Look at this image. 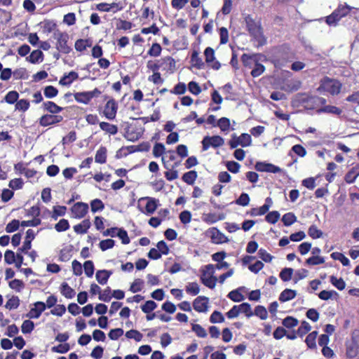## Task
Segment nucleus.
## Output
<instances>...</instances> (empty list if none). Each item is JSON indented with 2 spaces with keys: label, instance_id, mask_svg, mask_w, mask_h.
I'll return each mask as SVG.
<instances>
[{
  "label": "nucleus",
  "instance_id": "nucleus-1",
  "mask_svg": "<svg viewBox=\"0 0 359 359\" xmlns=\"http://www.w3.org/2000/svg\"><path fill=\"white\" fill-rule=\"evenodd\" d=\"M326 102L327 100L324 97L308 93H297L292 100L294 106H302L308 110L318 109L320 105H324Z\"/></svg>",
  "mask_w": 359,
  "mask_h": 359
},
{
  "label": "nucleus",
  "instance_id": "nucleus-2",
  "mask_svg": "<svg viewBox=\"0 0 359 359\" xmlns=\"http://www.w3.org/2000/svg\"><path fill=\"white\" fill-rule=\"evenodd\" d=\"M247 29L253 39L257 41L258 46H263L266 40L264 36L260 21H255L250 15L245 18Z\"/></svg>",
  "mask_w": 359,
  "mask_h": 359
},
{
  "label": "nucleus",
  "instance_id": "nucleus-3",
  "mask_svg": "<svg viewBox=\"0 0 359 359\" xmlns=\"http://www.w3.org/2000/svg\"><path fill=\"white\" fill-rule=\"evenodd\" d=\"M341 88V83L339 81L325 77L321 80L318 90L320 93L327 92L332 95H335L340 93Z\"/></svg>",
  "mask_w": 359,
  "mask_h": 359
},
{
  "label": "nucleus",
  "instance_id": "nucleus-4",
  "mask_svg": "<svg viewBox=\"0 0 359 359\" xmlns=\"http://www.w3.org/2000/svg\"><path fill=\"white\" fill-rule=\"evenodd\" d=\"M351 11L348 6H339L330 15L326 17L325 22L330 26H336L338 22L346 16Z\"/></svg>",
  "mask_w": 359,
  "mask_h": 359
},
{
  "label": "nucleus",
  "instance_id": "nucleus-5",
  "mask_svg": "<svg viewBox=\"0 0 359 359\" xmlns=\"http://www.w3.org/2000/svg\"><path fill=\"white\" fill-rule=\"evenodd\" d=\"M241 60L245 67H251V62H255V66L251 71V75L253 77L259 76L265 70L264 66L257 61L255 55H249L248 54H243L241 56Z\"/></svg>",
  "mask_w": 359,
  "mask_h": 359
},
{
  "label": "nucleus",
  "instance_id": "nucleus-6",
  "mask_svg": "<svg viewBox=\"0 0 359 359\" xmlns=\"http://www.w3.org/2000/svg\"><path fill=\"white\" fill-rule=\"evenodd\" d=\"M53 37L57 40L56 47L59 51L65 54L70 52L71 48L67 45L69 36L67 33L56 30L53 32Z\"/></svg>",
  "mask_w": 359,
  "mask_h": 359
},
{
  "label": "nucleus",
  "instance_id": "nucleus-7",
  "mask_svg": "<svg viewBox=\"0 0 359 359\" xmlns=\"http://www.w3.org/2000/svg\"><path fill=\"white\" fill-rule=\"evenodd\" d=\"M224 143V139L219 135L205 136L202 140L203 150H208L210 146L217 148L222 146Z\"/></svg>",
  "mask_w": 359,
  "mask_h": 359
},
{
  "label": "nucleus",
  "instance_id": "nucleus-8",
  "mask_svg": "<svg viewBox=\"0 0 359 359\" xmlns=\"http://www.w3.org/2000/svg\"><path fill=\"white\" fill-rule=\"evenodd\" d=\"M100 93L97 88H95L92 91L76 93L74 94V98L78 102L88 104L94 97L98 96Z\"/></svg>",
  "mask_w": 359,
  "mask_h": 359
},
{
  "label": "nucleus",
  "instance_id": "nucleus-9",
  "mask_svg": "<svg viewBox=\"0 0 359 359\" xmlns=\"http://www.w3.org/2000/svg\"><path fill=\"white\" fill-rule=\"evenodd\" d=\"M63 117L60 115L55 114H45L39 119V124L41 126L46 127L50 125L56 124L61 122Z\"/></svg>",
  "mask_w": 359,
  "mask_h": 359
},
{
  "label": "nucleus",
  "instance_id": "nucleus-10",
  "mask_svg": "<svg viewBox=\"0 0 359 359\" xmlns=\"http://www.w3.org/2000/svg\"><path fill=\"white\" fill-rule=\"evenodd\" d=\"M88 205L85 203L78 202L72 208V212L75 218H83L88 211Z\"/></svg>",
  "mask_w": 359,
  "mask_h": 359
},
{
  "label": "nucleus",
  "instance_id": "nucleus-11",
  "mask_svg": "<svg viewBox=\"0 0 359 359\" xmlns=\"http://www.w3.org/2000/svg\"><path fill=\"white\" fill-rule=\"evenodd\" d=\"M118 105L114 99L109 100L105 104L104 114L107 118L112 120L116 117Z\"/></svg>",
  "mask_w": 359,
  "mask_h": 359
},
{
  "label": "nucleus",
  "instance_id": "nucleus-12",
  "mask_svg": "<svg viewBox=\"0 0 359 359\" xmlns=\"http://www.w3.org/2000/svg\"><path fill=\"white\" fill-rule=\"evenodd\" d=\"M209 233L210 234L211 240L214 243L221 244L229 242L228 238L215 227L211 228L209 230Z\"/></svg>",
  "mask_w": 359,
  "mask_h": 359
},
{
  "label": "nucleus",
  "instance_id": "nucleus-13",
  "mask_svg": "<svg viewBox=\"0 0 359 359\" xmlns=\"http://www.w3.org/2000/svg\"><path fill=\"white\" fill-rule=\"evenodd\" d=\"M255 168L259 172H267L271 173H278L281 172V168L271 163L258 162L255 165Z\"/></svg>",
  "mask_w": 359,
  "mask_h": 359
},
{
  "label": "nucleus",
  "instance_id": "nucleus-14",
  "mask_svg": "<svg viewBox=\"0 0 359 359\" xmlns=\"http://www.w3.org/2000/svg\"><path fill=\"white\" fill-rule=\"evenodd\" d=\"M208 298L199 296L196 298L193 302L194 309L200 313L206 312L208 311Z\"/></svg>",
  "mask_w": 359,
  "mask_h": 359
},
{
  "label": "nucleus",
  "instance_id": "nucleus-15",
  "mask_svg": "<svg viewBox=\"0 0 359 359\" xmlns=\"http://www.w3.org/2000/svg\"><path fill=\"white\" fill-rule=\"evenodd\" d=\"M46 309V304L43 302H36L34 303V307L31 309L29 313L27 314V317L29 318H39Z\"/></svg>",
  "mask_w": 359,
  "mask_h": 359
},
{
  "label": "nucleus",
  "instance_id": "nucleus-16",
  "mask_svg": "<svg viewBox=\"0 0 359 359\" xmlns=\"http://www.w3.org/2000/svg\"><path fill=\"white\" fill-rule=\"evenodd\" d=\"M204 55L205 57V62L207 63H212L211 67L212 69L215 70H218L221 65L218 61H214L215 60V51L214 50L208 47L205 48L204 51Z\"/></svg>",
  "mask_w": 359,
  "mask_h": 359
},
{
  "label": "nucleus",
  "instance_id": "nucleus-17",
  "mask_svg": "<svg viewBox=\"0 0 359 359\" xmlns=\"http://www.w3.org/2000/svg\"><path fill=\"white\" fill-rule=\"evenodd\" d=\"M141 200H147V203L145 206V209H146V214L149 215L153 214L156 211V210L157 209V208L159 205L158 204L159 201L154 198L145 197V198H142Z\"/></svg>",
  "mask_w": 359,
  "mask_h": 359
},
{
  "label": "nucleus",
  "instance_id": "nucleus-18",
  "mask_svg": "<svg viewBox=\"0 0 359 359\" xmlns=\"http://www.w3.org/2000/svg\"><path fill=\"white\" fill-rule=\"evenodd\" d=\"M322 107L320 108H318L316 110V112L318 114H334V115H340L342 113V110L337 107L335 106L332 105H326L325 104L324 105H321Z\"/></svg>",
  "mask_w": 359,
  "mask_h": 359
},
{
  "label": "nucleus",
  "instance_id": "nucleus-19",
  "mask_svg": "<svg viewBox=\"0 0 359 359\" xmlns=\"http://www.w3.org/2000/svg\"><path fill=\"white\" fill-rule=\"evenodd\" d=\"M112 274L111 271L108 270H98L95 274L97 281L101 285H105L111 275Z\"/></svg>",
  "mask_w": 359,
  "mask_h": 359
},
{
  "label": "nucleus",
  "instance_id": "nucleus-20",
  "mask_svg": "<svg viewBox=\"0 0 359 359\" xmlns=\"http://www.w3.org/2000/svg\"><path fill=\"white\" fill-rule=\"evenodd\" d=\"M79 77L77 72L72 71L68 74H65L60 80L59 83L62 86H69Z\"/></svg>",
  "mask_w": 359,
  "mask_h": 359
},
{
  "label": "nucleus",
  "instance_id": "nucleus-21",
  "mask_svg": "<svg viewBox=\"0 0 359 359\" xmlns=\"http://www.w3.org/2000/svg\"><path fill=\"white\" fill-rule=\"evenodd\" d=\"M91 223L89 219H84L80 224L74 226V231L78 234H84L90 227Z\"/></svg>",
  "mask_w": 359,
  "mask_h": 359
},
{
  "label": "nucleus",
  "instance_id": "nucleus-22",
  "mask_svg": "<svg viewBox=\"0 0 359 359\" xmlns=\"http://www.w3.org/2000/svg\"><path fill=\"white\" fill-rule=\"evenodd\" d=\"M359 165L352 168L345 175L344 180L348 184H352L355 182L359 175Z\"/></svg>",
  "mask_w": 359,
  "mask_h": 359
},
{
  "label": "nucleus",
  "instance_id": "nucleus-23",
  "mask_svg": "<svg viewBox=\"0 0 359 359\" xmlns=\"http://www.w3.org/2000/svg\"><path fill=\"white\" fill-rule=\"evenodd\" d=\"M43 60V53L40 50H33L30 55L27 57V60L32 64H36L42 62Z\"/></svg>",
  "mask_w": 359,
  "mask_h": 359
},
{
  "label": "nucleus",
  "instance_id": "nucleus-24",
  "mask_svg": "<svg viewBox=\"0 0 359 359\" xmlns=\"http://www.w3.org/2000/svg\"><path fill=\"white\" fill-rule=\"evenodd\" d=\"M60 292L67 299H72L76 294L75 291L65 282L61 284Z\"/></svg>",
  "mask_w": 359,
  "mask_h": 359
},
{
  "label": "nucleus",
  "instance_id": "nucleus-25",
  "mask_svg": "<svg viewBox=\"0 0 359 359\" xmlns=\"http://www.w3.org/2000/svg\"><path fill=\"white\" fill-rule=\"evenodd\" d=\"M297 295V292L291 289L284 290L279 296V300L281 302H285L294 299Z\"/></svg>",
  "mask_w": 359,
  "mask_h": 359
},
{
  "label": "nucleus",
  "instance_id": "nucleus-26",
  "mask_svg": "<svg viewBox=\"0 0 359 359\" xmlns=\"http://www.w3.org/2000/svg\"><path fill=\"white\" fill-rule=\"evenodd\" d=\"M43 106L46 111L53 114H56L62 111V108L61 107H59L51 101L43 102Z\"/></svg>",
  "mask_w": 359,
  "mask_h": 359
},
{
  "label": "nucleus",
  "instance_id": "nucleus-27",
  "mask_svg": "<svg viewBox=\"0 0 359 359\" xmlns=\"http://www.w3.org/2000/svg\"><path fill=\"white\" fill-rule=\"evenodd\" d=\"M202 283L208 287L213 289L216 285L217 278L213 275H210L209 277L202 275L201 277Z\"/></svg>",
  "mask_w": 359,
  "mask_h": 359
},
{
  "label": "nucleus",
  "instance_id": "nucleus-28",
  "mask_svg": "<svg viewBox=\"0 0 359 359\" xmlns=\"http://www.w3.org/2000/svg\"><path fill=\"white\" fill-rule=\"evenodd\" d=\"M100 127L102 130L110 135H115L118 132V128L116 126L107 122L100 123Z\"/></svg>",
  "mask_w": 359,
  "mask_h": 359
},
{
  "label": "nucleus",
  "instance_id": "nucleus-29",
  "mask_svg": "<svg viewBox=\"0 0 359 359\" xmlns=\"http://www.w3.org/2000/svg\"><path fill=\"white\" fill-rule=\"evenodd\" d=\"M198 177L197 172L195 170H191L185 172L182 176V180L189 185L194 184Z\"/></svg>",
  "mask_w": 359,
  "mask_h": 359
},
{
  "label": "nucleus",
  "instance_id": "nucleus-30",
  "mask_svg": "<svg viewBox=\"0 0 359 359\" xmlns=\"http://www.w3.org/2000/svg\"><path fill=\"white\" fill-rule=\"evenodd\" d=\"M107 159V149L101 147L96 152L95 161L98 163H104Z\"/></svg>",
  "mask_w": 359,
  "mask_h": 359
},
{
  "label": "nucleus",
  "instance_id": "nucleus-31",
  "mask_svg": "<svg viewBox=\"0 0 359 359\" xmlns=\"http://www.w3.org/2000/svg\"><path fill=\"white\" fill-rule=\"evenodd\" d=\"M191 62L194 67L198 69H203L204 67V62L202 59L199 57L197 51H194L191 54Z\"/></svg>",
  "mask_w": 359,
  "mask_h": 359
},
{
  "label": "nucleus",
  "instance_id": "nucleus-32",
  "mask_svg": "<svg viewBox=\"0 0 359 359\" xmlns=\"http://www.w3.org/2000/svg\"><path fill=\"white\" fill-rule=\"evenodd\" d=\"M318 336V332L313 331L309 334L307 337H306L305 342L309 348H316V337Z\"/></svg>",
  "mask_w": 359,
  "mask_h": 359
},
{
  "label": "nucleus",
  "instance_id": "nucleus-33",
  "mask_svg": "<svg viewBox=\"0 0 359 359\" xmlns=\"http://www.w3.org/2000/svg\"><path fill=\"white\" fill-rule=\"evenodd\" d=\"M282 221L285 226H289L297 221V217L292 212H287L282 217Z\"/></svg>",
  "mask_w": 359,
  "mask_h": 359
},
{
  "label": "nucleus",
  "instance_id": "nucleus-34",
  "mask_svg": "<svg viewBox=\"0 0 359 359\" xmlns=\"http://www.w3.org/2000/svg\"><path fill=\"white\" fill-rule=\"evenodd\" d=\"M331 257L334 260H339L344 266H348L350 264L349 259L345 257L342 253L334 252L331 254Z\"/></svg>",
  "mask_w": 359,
  "mask_h": 359
},
{
  "label": "nucleus",
  "instance_id": "nucleus-35",
  "mask_svg": "<svg viewBox=\"0 0 359 359\" xmlns=\"http://www.w3.org/2000/svg\"><path fill=\"white\" fill-rule=\"evenodd\" d=\"M19 94L15 90L9 91L4 97V100L8 104H14L18 102Z\"/></svg>",
  "mask_w": 359,
  "mask_h": 359
},
{
  "label": "nucleus",
  "instance_id": "nucleus-36",
  "mask_svg": "<svg viewBox=\"0 0 359 359\" xmlns=\"http://www.w3.org/2000/svg\"><path fill=\"white\" fill-rule=\"evenodd\" d=\"M311 329V326L310 324L304 320L302 322L301 325L299 327V328L297 330V334L299 337H303L305 335L307 332H309Z\"/></svg>",
  "mask_w": 359,
  "mask_h": 359
},
{
  "label": "nucleus",
  "instance_id": "nucleus-37",
  "mask_svg": "<svg viewBox=\"0 0 359 359\" xmlns=\"http://www.w3.org/2000/svg\"><path fill=\"white\" fill-rule=\"evenodd\" d=\"M330 283L339 290H343L346 287V283L341 278H337L332 276H330Z\"/></svg>",
  "mask_w": 359,
  "mask_h": 359
},
{
  "label": "nucleus",
  "instance_id": "nucleus-38",
  "mask_svg": "<svg viewBox=\"0 0 359 359\" xmlns=\"http://www.w3.org/2000/svg\"><path fill=\"white\" fill-rule=\"evenodd\" d=\"M239 313H242L245 314V316L248 318L253 316V313L252 311V309L250 305L248 303H243L240 305H238Z\"/></svg>",
  "mask_w": 359,
  "mask_h": 359
},
{
  "label": "nucleus",
  "instance_id": "nucleus-39",
  "mask_svg": "<svg viewBox=\"0 0 359 359\" xmlns=\"http://www.w3.org/2000/svg\"><path fill=\"white\" fill-rule=\"evenodd\" d=\"M20 305V299L17 296H13L10 298L6 305L5 307L9 310L15 309Z\"/></svg>",
  "mask_w": 359,
  "mask_h": 359
},
{
  "label": "nucleus",
  "instance_id": "nucleus-40",
  "mask_svg": "<svg viewBox=\"0 0 359 359\" xmlns=\"http://www.w3.org/2000/svg\"><path fill=\"white\" fill-rule=\"evenodd\" d=\"M161 65L164 69L170 70L175 67V60L170 57H165L161 60Z\"/></svg>",
  "mask_w": 359,
  "mask_h": 359
},
{
  "label": "nucleus",
  "instance_id": "nucleus-41",
  "mask_svg": "<svg viewBox=\"0 0 359 359\" xmlns=\"http://www.w3.org/2000/svg\"><path fill=\"white\" fill-rule=\"evenodd\" d=\"M34 328V323L30 320H26L22 323L21 330L23 334L31 333Z\"/></svg>",
  "mask_w": 359,
  "mask_h": 359
},
{
  "label": "nucleus",
  "instance_id": "nucleus-42",
  "mask_svg": "<svg viewBox=\"0 0 359 359\" xmlns=\"http://www.w3.org/2000/svg\"><path fill=\"white\" fill-rule=\"evenodd\" d=\"M90 208L91 211L95 213L97 211L102 210L104 208V205L101 200L96 198L91 201Z\"/></svg>",
  "mask_w": 359,
  "mask_h": 359
},
{
  "label": "nucleus",
  "instance_id": "nucleus-43",
  "mask_svg": "<svg viewBox=\"0 0 359 359\" xmlns=\"http://www.w3.org/2000/svg\"><path fill=\"white\" fill-rule=\"evenodd\" d=\"M157 307V304L152 300H149L141 306L142 311L145 313H149Z\"/></svg>",
  "mask_w": 359,
  "mask_h": 359
},
{
  "label": "nucleus",
  "instance_id": "nucleus-44",
  "mask_svg": "<svg viewBox=\"0 0 359 359\" xmlns=\"http://www.w3.org/2000/svg\"><path fill=\"white\" fill-rule=\"evenodd\" d=\"M143 285H144V280L142 279H140V278H137L131 284L130 290L133 293L140 292L142 290Z\"/></svg>",
  "mask_w": 359,
  "mask_h": 359
},
{
  "label": "nucleus",
  "instance_id": "nucleus-45",
  "mask_svg": "<svg viewBox=\"0 0 359 359\" xmlns=\"http://www.w3.org/2000/svg\"><path fill=\"white\" fill-rule=\"evenodd\" d=\"M191 330L196 333L198 337L205 338L207 337V332L205 330L198 324H192Z\"/></svg>",
  "mask_w": 359,
  "mask_h": 359
},
{
  "label": "nucleus",
  "instance_id": "nucleus-46",
  "mask_svg": "<svg viewBox=\"0 0 359 359\" xmlns=\"http://www.w3.org/2000/svg\"><path fill=\"white\" fill-rule=\"evenodd\" d=\"M308 234L313 239L319 238L323 236V232L316 225H311L308 230Z\"/></svg>",
  "mask_w": 359,
  "mask_h": 359
},
{
  "label": "nucleus",
  "instance_id": "nucleus-47",
  "mask_svg": "<svg viewBox=\"0 0 359 359\" xmlns=\"http://www.w3.org/2000/svg\"><path fill=\"white\" fill-rule=\"evenodd\" d=\"M69 228L68 220L65 219H60L55 225V229L57 232L67 231Z\"/></svg>",
  "mask_w": 359,
  "mask_h": 359
},
{
  "label": "nucleus",
  "instance_id": "nucleus-48",
  "mask_svg": "<svg viewBox=\"0 0 359 359\" xmlns=\"http://www.w3.org/2000/svg\"><path fill=\"white\" fill-rule=\"evenodd\" d=\"M282 323L287 328H292L298 325L299 321L294 317L287 316L283 319Z\"/></svg>",
  "mask_w": 359,
  "mask_h": 359
},
{
  "label": "nucleus",
  "instance_id": "nucleus-49",
  "mask_svg": "<svg viewBox=\"0 0 359 359\" xmlns=\"http://www.w3.org/2000/svg\"><path fill=\"white\" fill-rule=\"evenodd\" d=\"M83 269H84V272H85V274L90 278L93 276V273H94V264H93V262L90 260H88V261H86L84 262L83 264Z\"/></svg>",
  "mask_w": 359,
  "mask_h": 359
},
{
  "label": "nucleus",
  "instance_id": "nucleus-50",
  "mask_svg": "<svg viewBox=\"0 0 359 359\" xmlns=\"http://www.w3.org/2000/svg\"><path fill=\"white\" fill-rule=\"evenodd\" d=\"M269 211L268 205H262L259 208H252L250 214L252 217L258 216V215H264Z\"/></svg>",
  "mask_w": 359,
  "mask_h": 359
},
{
  "label": "nucleus",
  "instance_id": "nucleus-51",
  "mask_svg": "<svg viewBox=\"0 0 359 359\" xmlns=\"http://www.w3.org/2000/svg\"><path fill=\"white\" fill-rule=\"evenodd\" d=\"M29 107V102L25 99L18 100L15 104V110L26 111Z\"/></svg>",
  "mask_w": 359,
  "mask_h": 359
},
{
  "label": "nucleus",
  "instance_id": "nucleus-52",
  "mask_svg": "<svg viewBox=\"0 0 359 359\" xmlns=\"http://www.w3.org/2000/svg\"><path fill=\"white\" fill-rule=\"evenodd\" d=\"M44 95L47 98H53L57 96L58 90L53 86H48L44 88Z\"/></svg>",
  "mask_w": 359,
  "mask_h": 359
},
{
  "label": "nucleus",
  "instance_id": "nucleus-53",
  "mask_svg": "<svg viewBox=\"0 0 359 359\" xmlns=\"http://www.w3.org/2000/svg\"><path fill=\"white\" fill-rule=\"evenodd\" d=\"M293 271L292 268H285L280 271V278L283 281H289L292 278Z\"/></svg>",
  "mask_w": 359,
  "mask_h": 359
},
{
  "label": "nucleus",
  "instance_id": "nucleus-54",
  "mask_svg": "<svg viewBox=\"0 0 359 359\" xmlns=\"http://www.w3.org/2000/svg\"><path fill=\"white\" fill-rule=\"evenodd\" d=\"M217 126L222 131H228L230 127V121L226 117H222L218 120Z\"/></svg>",
  "mask_w": 359,
  "mask_h": 359
},
{
  "label": "nucleus",
  "instance_id": "nucleus-55",
  "mask_svg": "<svg viewBox=\"0 0 359 359\" xmlns=\"http://www.w3.org/2000/svg\"><path fill=\"white\" fill-rule=\"evenodd\" d=\"M228 297L235 302H239L244 299V296L238 290L231 291L228 294Z\"/></svg>",
  "mask_w": 359,
  "mask_h": 359
},
{
  "label": "nucleus",
  "instance_id": "nucleus-56",
  "mask_svg": "<svg viewBox=\"0 0 359 359\" xmlns=\"http://www.w3.org/2000/svg\"><path fill=\"white\" fill-rule=\"evenodd\" d=\"M186 291L187 293L192 295H196L200 292L199 285L197 283L193 282L189 283L186 287Z\"/></svg>",
  "mask_w": 359,
  "mask_h": 359
},
{
  "label": "nucleus",
  "instance_id": "nucleus-57",
  "mask_svg": "<svg viewBox=\"0 0 359 359\" xmlns=\"http://www.w3.org/2000/svg\"><path fill=\"white\" fill-rule=\"evenodd\" d=\"M238 138L240 142V145L243 147L250 146L251 144L252 139L249 134L242 133Z\"/></svg>",
  "mask_w": 359,
  "mask_h": 359
},
{
  "label": "nucleus",
  "instance_id": "nucleus-58",
  "mask_svg": "<svg viewBox=\"0 0 359 359\" xmlns=\"http://www.w3.org/2000/svg\"><path fill=\"white\" fill-rule=\"evenodd\" d=\"M66 207L65 206H55L53 208V212L52 215V218L55 220L57 219L58 217L63 216L66 212Z\"/></svg>",
  "mask_w": 359,
  "mask_h": 359
},
{
  "label": "nucleus",
  "instance_id": "nucleus-59",
  "mask_svg": "<svg viewBox=\"0 0 359 359\" xmlns=\"http://www.w3.org/2000/svg\"><path fill=\"white\" fill-rule=\"evenodd\" d=\"M279 218L280 213L278 211H272L266 215L265 219L269 223L275 224L278 222Z\"/></svg>",
  "mask_w": 359,
  "mask_h": 359
},
{
  "label": "nucleus",
  "instance_id": "nucleus-60",
  "mask_svg": "<svg viewBox=\"0 0 359 359\" xmlns=\"http://www.w3.org/2000/svg\"><path fill=\"white\" fill-rule=\"evenodd\" d=\"M115 241L112 239H106L101 241L99 243L100 248L102 251L111 249L114 246Z\"/></svg>",
  "mask_w": 359,
  "mask_h": 359
},
{
  "label": "nucleus",
  "instance_id": "nucleus-61",
  "mask_svg": "<svg viewBox=\"0 0 359 359\" xmlns=\"http://www.w3.org/2000/svg\"><path fill=\"white\" fill-rule=\"evenodd\" d=\"M253 314L259 317L262 320L266 319L268 316L266 309L263 306L260 305L255 307V313Z\"/></svg>",
  "mask_w": 359,
  "mask_h": 359
},
{
  "label": "nucleus",
  "instance_id": "nucleus-62",
  "mask_svg": "<svg viewBox=\"0 0 359 359\" xmlns=\"http://www.w3.org/2000/svg\"><path fill=\"white\" fill-rule=\"evenodd\" d=\"M324 262V258L318 255L312 256L306 260V264L308 265H318L323 264Z\"/></svg>",
  "mask_w": 359,
  "mask_h": 359
},
{
  "label": "nucleus",
  "instance_id": "nucleus-63",
  "mask_svg": "<svg viewBox=\"0 0 359 359\" xmlns=\"http://www.w3.org/2000/svg\"><path fill=\"white\" fill-rule=\"evenodd\" d=\"M126 337L128 339H134L136 341H140L142 339V334L135 330H130L126 334Z\"/></svg>",
  "mask_w": 359,
  "mask_h": 359
},
{
  "label": "nucleus",
  "instance_id": "nucleus-64",
  "mask_svg": "<svg viewBox=\"0 0 359 359\" xmlns=\"http://www.w3.org/2000/svg\"><path fill=\"white\" fill-rule=\"evenodd\" d=\"M165 151V147L162 143H156L153 148V154L155 157H159Z\"/></svg>",
  "mask_w": 359,
  "mask_h": 359
}]
</instances>
